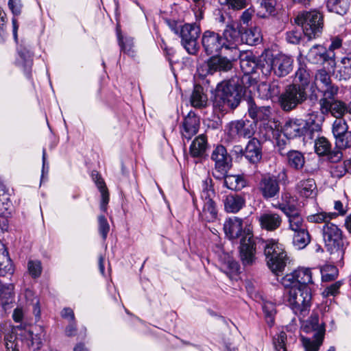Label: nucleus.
<instances>
[{
  "label": "nucleus",
  "instance_id": "obj_58",
  "mask_svg": "<svg viewBox=\"0 0 351 351\" xmlns=\"http://www.w3.org/2000/svg\"><path fill=\"white\" fill-rule=\"evenodd\" d=\"M302 37V33L298 30H293L287 33V40L291 44H298Z\"/></svg>",
  "mask_w": 351,
  "mask_h": 351
},
{
  "label": "nucleus",
  "instance_id": "obj_2",
  "mask_svg": "<svg viewBox=\"0 0 351 351\" xmlns=\"http://www.w3.org/2000/svg\"><path fill=\"white\" fill-rule=\"evenodd\" d=\"M322 234L327 251L343 259L350 243L344 239L341 230L332 223H327L323 227Z\"/></svg>",
  "mask_w": 351,
  "mask_h": 351
},
{
  "label": "nucleus",
  "instance_id": "obj_39",
  "mask_svg": "<svg viewBox=\"0 0 351 351\" xmlns=\"http://www.w3.org/2000/svg\"><path fill=\"white\" fill-rule=\"evenodd\" d=\"M337 77L339 80H348L351 77V58L344 57L341 59Z\"/></svg>",
  "mask_w": 351,
  "mask_h": 351
},
{
  "label": "nucleus",
  "instance_id": "obj_19",
  "mask_svg": "<svg viewBox=\"0 0 351 351\" xmlns=\"http://www.w3.org/2000/svg\"><path fill=\"white\" fill-rule=\"evenodd\" d=\"M258 221L261 229L268 232H274L282 225V218L277 213L266 211L258 217Z\"/></svg>",
  "mask_w": 351,
  "mask_h": 351
},
{
  "label": "nucleus",
  "instance_id": "obj_49",
  "mask_svg": "<svg viewBox=\"0 0 351 351\" xmlns=\"http://www.w3.org/2000/svg\"><path fill=\"white\" fill-rule=\"evenodd\" d=\"M347 132H348V126L346 121L343 119H336L332 124V134L335 138Z\"/></svg>",
  "mask_w": 351,
  "mask_h": 351
},
{
  "label": "nucleus",
  "instance_id": "obj_47",
  "mask_svg": "<svg viewBox=\"0 0 351 351\" xmlns=\"http://www.w3.org/2000/svg\"><path fill=\"white\" fill-rule=\"evenodd\" d=\"M323 281L329 282L334 280L338 276V269L334 265H327L321 269Z\"/></svg>",
  "mask_w": 351,
  "mask_h": 351
},
{
  "label": "nucleus",
  "instance_id": "obj_20",
  "mask_svg": "<svg viewBox=\"0 0 351 351\" xmlns=\"http://www.w3.org/2000/svg\"><path fill=\"white\" fill-rule=\"evenodd\" d=\"M200 125L199 118L195 112L190 111L184 117L180 127V132L182 138L190 140L195 135L199 130Z\"/></svg>",
  "mask_w": 351,
  "mask_h": 351
},
{
  "label": "nucleus",
  "instance_id": "obj_13",
  "mask_svg": "<svg viewBox=\"0 0 351 351\" xmlns=\"http://www.w3.org/2000/svg\"><path fill=\"white\" fill-rule=\"evenodd\" d=\"M281 282L285 287L310 288L308 285L313 284L312 272L309 268L300 267L284 276Z\"/></svg>",
  "mask_w": 351,
  "mask_h": 351
},
{
  "label": "nucleus",
  "instance_id": "obj_53",
  "mask_svg": "<svg viewBox=\"0 0 351 351\" xmlns=\"http://www.w3.org/2000/svg\"><path fill=\"white\" fill-rule=\"evenodd\" d=\"M5 344L7 351H19L16 335L14 333L5 335Z\"/></svg>",
  "mask_w": 351,
  "mask_h": 351
},
{
  "label": "nucleus",
  "instance_id": "obj_61",
  "mask_svg": "<svg viewBox=\"0 0 351 351\" xmlns=\"http://www.w3.org/2000/svg\"><path fill=\"white\" fill-rule=\"evenodd\" d=\"M226 3L234 10H241L245 6V0H226Z\"/></svg>",
  "mask_w": 351,
  "mask_h": 351
},
{
  "label": "nucleus",
  "instance_id": "obj_21",
  "mask_svg": "<svg viewBox=\"0 0 351 351\" xmlns=\"http://www.w3.org/2000/svg\"><path fill=\"white\" fill-rule=\"evenodd\" d=\"M258 190L266 199L274 197L279 193L278 181L274 177L264 176L259 182Z\"/></svg>",
  "mask_w": 351,
  "mask_h": 351
},
{
  "label": "nucleus",
  "instance_id": "obj_56",
  "mask_svg": "<svg viewBox=\"0 0 351 351\" xmlns=\"http://www.w3.org/2000/svg\"><path fill=\"white\" fill-rule=\"evenodd\" d=\"M99 232L103 239H106L110 230V226L106 218L104 215L98 217Z\"/></svg>",
  "mask_w": 351,
  "mask_h": 351
},
{
  "label": "nucleus",
  "instance_id": "obj_4",
  "mask_svg": "<svg viewBox=\"0 0 351 351\" xmlns=\"http://www.w3.org/2000/svg\"><path fill=\"white\" fill-rule=\"evenodd\" d=\"M262 58L259 66L266 75L273 71L275 75L282 77L287 75L293 69V60L285 54L279 53L270 57L266 56Z\"/></svg>",
  "mask_w": 351,
  "mask_h": 351
},
{
  "label": "nucleus",
  "instance_id": "obj_16",
  "mask_svg": "<svg viewBox=\"0 0 351 351\" xmlns=\"http://www.w3.org/2000/svg\"><path fill=\"white\" fill-rule=\"evenodd\" d=\"M306 58L313 64H323L328 63L330 68L335 66V53L328 52L322 45H315L308 51Z\"/></svg>",
  "mask_w": 351,
  "mask_h": 351
},
{
  "label": "nucleus",
  "instance_id": "obj_46",
  "mask_svg": "<svg viewBox=\"0 0 351 351\" xmlns=\"http://www.w3.org/2000/svg\"><path fill=\"white\" fill-rule=\"evenodd\" d=\"M260 32L257 29H247L241 34V43L245 42L250 45H256L258 42Z\"/></svg>",
  "mask_w": 351,
  "mask_h": 351
},
{
  "label": "nucleus",
  "instance_id": "obj_55",
  "mask_svg": "<svg viewBox=\"0 0 351 351\" xmlns=\"http://www.w3.org/2000/svg\"><path fill=\"white\" fill-rule=\"evenodd\" d=\"M287 340V334L281 332L274 338V345L276 351H287L285 341Z\"/></svg>",
  "mask_w": 351,
  "mask_h": 351
},
{
  "label": "nucleus",
  "instance_id": "obj_37",
  "mask_svg": "<svg viewBox=\"0 0 351 351\" xmlns=\"http://www.w3.org/2000/svg\"><path fill=\"white\" fill-rule=\"evenodd\" d=\"M287 162L289 167L298 170L304 167L305 159L300 152L291 150L287 153Z\"/></svg>",
  "mask_w": 351,
  "mask_h": 351
},
{
  "label": "nucleus",
  "instance_id": "obj_38",
  "mask_svg": "<svg viewBox=\"0 0 351 351\" xmlns=\"http://www.w3.org/2000/svg\"><path fill=\"white\" fill-rule=\"evenodd\" d=\"M350 0H328L327 8L330 12L338 14H345L349 9Z\"/></svg>",
  "mask_w": 351,
  "mask_h": 351
},
{
  "label": "nucleus",
  "instance_id": "obj_57",
  "mask_svg": "<svg viewBox=\"0 0 351 351\" xmlns=\"http://www.w3.org/2000/svg\"><path fill=\"white\" fill-rule=\"evenodd\" d=\"M346 173H348V171L345 162L334 166L331 170V173L332 176L339 178L345 176Z\"/></svg>",
  "mask_w": 351,
  "mask_h": 351
},
{
  "label": "nucleus",
  "instance_id": "obj_51",
  "mask_svg": "<svg viewBox=\"0 0 351 351\" xmlns=\"http://www.w3.org/2000/svg\"><path fill=\"white\" fill-rule=\"evenodd\" d=\"M21 335L24 337L28 346H36L37 349H39L41 345V339L36 335L34 336L33 332L30 330H25Z\"/></svg>",
  "mask_w": 351,
  "mask_h": 351
},
{
  "label": "nucleus",
  "instance_id": "obj_50",
  "mask_svg": "<svg viewBox=\"0 0 351 351\" xmlns=\"http://www.w3.org/2000/svg\"><path fill=\"white\" fill-rule=\"evenodd\" d=\"M335 144L339 149H347L351 147V132H347L335 138Z\"/></svg>",
  "mask_w": 351,
  "mask_h": 351
},
{
  "label": "nucleus",
  "instance_id": "obj_45",
  "mask_svg": "<svg viewBox=\"0 0 351 351\" xmlns=\"http://www.w3.org/2000/svg\"><path fill=\"white\" fill-rule=\"evenodd\" d=\"M338 214L336 213L320 212L316 214L311 215L307 217V220L311 223H330L329 221L336 218Z\"/></svg>",
  "mask_w": 351,
  "mask_h": 351
},
{
  "label": "nucleus",
  "instance_id": "obj_27",
  "mask_svg": "<svg viewBox=\"0 0 351 351\" xmlns=\"http://www.w3.org/2000/svg\"><path fill=\"white\" fill-rule=\"evenodd\" d=\"M248 105V112L252 119L256 121H265L269 119L271 114L270 107H258L252 99L249 100Z\"/></svg>",
  "mask_w": 351,
  "mask_h": 351
},
{
  "label": "nucleus",
  "instance_id": "obj_29",
  "mask_svg": "<svg viewBox=\"0 0 351 351\" xmlns=\"http://www.w3.org/2000/svg\"><path fill=\"white\" fill-rule=\"evenodd\" d=\"M191 105L197 108H205L207 106V95L204 93V88L200 85H195L191 95Z\"/></svg>",
  "mask_w": 351,
  "mask_h": 351
},
{
  "label": "nucleus",
  "instance_id": "obj_36",
  "mask_svg": "<svg viewBox=\"0 0 351 351\" xmlns=\"http://www.w3.org/2000/svg\"><path fill=\"white\" fill-rule=\"evenodd\" d=\"M293 232V244L297 249H303L310 243L311 237L307 228Z\"/></svg>",
  "mask_w": 351,
  "mask_h": 351
},
{
  "label": "nucleus",
  "instance_id": "obj_6",
  "mask_svg": "<svg viewBox=\"0 0 351 351\" xmlns=\"http://www.w3.org/2000/svg\"><path fill=\"white\" fill-rule=\"evenodd\" d=\"M295 21L302 26L304 34L310 40L319 36L322 31L323 15L317 10L303 12L298 14Z\"/></svg>",
  "mask_w": 351,
  "mask_h": 351
},
{
  "label": "nucleus",
  "instance_id": "obj_3",
  "mask_svg": "<svg viewBox=\"0 0 351 351\" xmlns=\"http://www.w3.org/2000/svg\"><path fill=\"white\" fill-rule=\"evenodd\" d=\"M265 243L264 254L269 268L275 274L282 271L287 261V253L282 245L273 239L265 241Z\"/></svg>",
  "mask_w": 351,
  "mask_h": 351
},
{
  "label": "nucleus",
  "instance_id": "obj_24",
  "mask_svg": "<svg viewBox=\"0 0 351 351\" xmlns=\"http://www.w3.org/2000/svg\"><path fill=\"white\" fill-rule=\"evenodd\" d=\"M243 155L251 163H257L262 158V147L261 142L255 138L247 143Z\"/></svg>",
  "mask_w": 351,
  "mask_h": 351
},
{
  "label": "nucleus",
  "instance_id": "obj_31",
  "mask_svg": "<svg viewBox=\"0 0 351 351\" xmlns=\"http://www.w3.org/2000/svg\"><path fill=\"white\" fill-rule=\"evenodd\" d=\"M289 223V230L292 232L302 230L307 228L304 219L298 210L285 215Z\"/></svg>",
  "mask_w": 351,
  "mask_h": 351
},
{
  "label": "nucleus",
  "instance_id": "obj_48",
  "mask_svg": "<svg viewBox=\"0 0 351 351\" xmlns=\"http://www.w3.org/2000/svg\"><path fill=\"white\" fill-rule=\"evenodd\" d=\"M19 55L22 61L20 64L25 69H30L32 64V54L31 51L25 47H21L19 49Z\"/></svg>",
  "mask_w": 351,
  "mask_h": 351
},
{
  "label": "nucleus",
  "instance_id": "obj_15",
  "mask_svg": "<svg viewBox=\"0 0 351 351\" xmlns=\"http://www.w3.org/2000/svg\"><path fill=\"white\" fill-rule=\"evenodd\" d=\"M256 245L250 233L244 235L239 247L240 260L244 267L253 265L256 260Z\"/></svg>",
  "mask_w": 351,
  "mask_h": 351
},
{
  "label": "nucleus",
  "instance_id": "obj_28",
  "mask_svg": "<svg viewBox=\"0 0 351 351\" xmlns=\"http://www.w3.org/2000/svg\"><path fill=\"white\" fill-rule=\"evenodd\" d=\"M321 91L323 93V97L319 101L321 108H323L325 112L327 110L328 103L335 100V97L339 93V87L332 83L329 86H326Z\"/></svg>",
  "mask_w": 351,
  "mask_h": 351
},
{
  "label": "nucleus",
  "instance_id": "obj_12",
  "mask_svg": "<svg viewBox=\"0 0 351 351\" xmlns=\"http://www.w3.org/2000/svg\"><path fill=\"white\" fill-rule=\"evenodd\" d=\"M211 160L215 162L213 177L217 180H222L231 167V158L225 147L217 146L212 152Z\"/></svg>",
  "mask_w": 351,
  "mask_h": 351
},
{
  "label": "nucleus",
  "instance_id": "obj_8",
  "mask_svg": "<svg viewBox=\"0 0 351 351\" xmlns=\"http://www.w3.org/2000/svg\"><path fill=\"white\" fill-rule=\"evenodd\" d=\"M311 298L310 288L292 287L289 291L287 302L295 314L305 316L310 310Z\"/></svg>",
  "mask_w": 351,
  "mask_h": 351
},
{
  "label": "nucleus",
  "instance_id": "obj_22",
  "mask_svg": "<svg viewBox=\"0 0 351 351\" xmlns=\"http://www.w3.org/2000/svg\"><path fill=\"white\" fill-rule=\"evenodd\" d=\"M315 152L320 156L328 155L332 162L340 160L343 156L341 152H331V144L325 137H319L315 142Z\"/></svg>",
  "mask_w": 351,
  "mask_h": 351
},
{
  "label": "nucleus",
  "instance_id": "obj_5",
  "mask_svg": "<svg viewBox=\"0 0 351 351\" xmlns=\"http://www.w3.org/2000/svg\"><path fill=\"white\" fill-rule=\"evenodd\" d=\"M240 56L239 50H234V53L229 56L222 55L213 56L204 64L197 68L199 74L204 77L208 74H213L215 72H228L233 66V62Z\"/></svg>",
  "mask_w": 351,
  "mask_h": 351
},
{
  "label": "nucleus",
  "instance_id": "obj_17",
  "mask_svg": "<svg viewBox=\"0 0 351 351\" xmlns=\"http://www.w3.org/2000/svg\"><path fill=\"white\" fill-rule=\"evenodd\" d=\"M222 40L225 49H230L232 53H234V50H238L237 45L241 43V34L235 22L226 25Z\"/></svg>",
  "mask_w": 351,
  "mask_h": 351
},
{
  "label": "nucleus",
  "instance_id": "obj_44",
  "mask_svg": "<svg viewBox=\"0 0 351 351\" xmlns=\"http://www.w3.org/2000/svg\"><path fill=\"white\" fill-rule=\"evenodd\" d=\"M330 83H332L330 77L326 70L319 69L317 71L315 75L314 84L319 90L329 86Z\"/></svg>",
  "mask_w": 351,
  "mask_h": 351
},
{
  "label": "nucleus",
  "instance_id": "obj_64",
  "mask_svg": "<svg viewBox=\"0 0 351 351\" xmlns=\"http://www.w3.org/2000/svg\"><path fill=\"white\" fill-rule=\"evenodd\" d=\"M62 317L65 319H68L70 321L74 320V313L70 308H65L61 313Z\"/></svg>",
  "mask_w": 351,
  "mask_h": 351
},
{
  "label": "nucleus",
  "instance_id": "obj_10",
  "mask_svg": "<svg viewBox=\"0 0 351 351\" xmlns=\"http://www.w3.org/2000/svg\"><path fill=\"white\" fill-rule=\"evenodd\" d=\"M205 184L206 186L204 187L201 193L202 206L199 211V217L203 221L213 222L217 217V208L213 200L215 192L211 186H208L207 180H206Z\"/></svg>",
  "mask_w": 351,
  "mask_h": 351
},
{
  "label": "nucleus",
  "instance_id": "obj_26",
  "mask_svg": "<svg viewBox=\"0 0 351 351\" xmlns=\"http://www.w3.org/2000/svg\"><path fill=\"white\" fill-rule=\"evenodd\" d=\"M296 190L301 197L314 198L317 195V186L313 179L300 180L296 185Z\"/></svg>",
  "mask_w": 351,
  "mask_h": 351
},
{
  "label": "nucleus",
  "instance_id": "obj_35",
  "mask_svg": "<svg viewBox=\"0 0 351 351\" xmlns=\"http://www.w3.org/2000/svg\"><path fill=\"white\" fill-rule=\"evenodd\" d=\"M244 204V199L239 195H230L224 200L225 210L228 213L238 212Z\"/></svg>",
  "mask_w": 351,
  "mask_h": 351
},
{
  "label": "nucleus",
  "instance_id": "obj_43",
  "mask_svg": "<svg viewBox=\"0 0 351 351\" xmlns=\"http://www.w3.org/2000/svg\"><path fill=\"white\" fill-rule=\"evenodd\" d=\"M94 180H95V183L97 184V188L99 189L101 195V209L103 211L106 210V206L109 202V194L108 192V190L106 189L105 182H104L103 179L98 175L96 174L95 178H93Z\"/></svg>",
  "mask_w": 351,
  "mask_h": 351
},
{
  "label": "nucleus",
  "instance_id": "obj_60",
  "mask_svg": "<svg viewBox=\"0 0 351 351\" xmlns=\"http://www.w3.org/2000/svg\"><path fill=\"white\" fill-rule=\"evenodd\" d=\"M341 285L342 282L341 281L335 282L326 289L324 293H326V295H335L339 292Z\"/></svg>",
  "mask_w": 351,
  "mask_h": 351
},
{
  "label": "nucleus",
  "instance_id": "obj_25",
  "mask_svg": "<svg viewBox=\"0 0 351 351\" xmlns=\"http://www.w3.org/2000/svg\"><path fill=\"white\" fill-rule=\"evenodd\" d=\"M273 207L281 210L285 215L298 210L295 198L288 192L282 193L280 201L273 204Z\"/></svg>",
  "mask_w": 351,
  "mask_h": 351
},
{
  "label": "nucleus",
  "instance_id": "obj_41",
  "mask_svg": "<svg viewBox=\"0 0 351 351\" xmlns=\"http://www.w3.org/2000/svg\"><path fill=\"white\" fill-rule=\"evenodd\" d=\"M324 333L318 331L315 335L314 339L302 338L303 345L306 351H318L319 346L322 343Z\"/></svg>",
  "mask_w": 351,
  "mask_h": 351
},
{
  "label": "nucleus",
  "instance_id": "obj_62",
  "mask_svg": "<svg viewBox=\"0 0 351 351\" xmlns=\"http://www.w3.org/2000/svg\"><path fill=\"white\" fill-rule=\"evenodd\" d=\"M225 266L230 270L232 274H236L239 272V265L238 263L234 260L228 259L227 262L225 263Z\"/></svg>",
  "mask_w": 351,
  "mask_h": 351
},
{
  "label": "nucleus",
  "instance_id": "obj_54",
  "mask_svg": "<svg viewBox=\"0 0 351 351\" xmlns=\"http://www.w3.org/2000/svg\"><path fill=\"white\" fill-rule=\"evenodd\" d=\"M263 310L267 319V322L270 325L273 324L274 316L276 313L274 304L271 302H266L263 305Z\"/></svg>",
  "mask_w": 351,
  "mask_h": 351
},
{
  "label": "nucleus",
  "instance_id": "obj_33",
  "mask_svg": "<svg viewBox=\"0 0 351 351\" xmlns=\"http://www.w3.org/2000/svg\"><path fill=\"white\" fill-rule=\"evenodd\" d=\"M207 147V139L204 134L197 136L190 146V154L193 157L202 156Z\"/></svg>",
  "mask_w": 351,
  "mask_h": 351
},
{
  "label": "nucleus",
  "instance_id": "obj_40",
  "mask_svg": "<svg viewBox=\"0 0 351 351\" xmlns=\"http://www.w3.org/2000/svg\"><path fill=\"white\" fill-rule=\"evenodd\" d=\"M276 0H259V5L257 8V15L261 18H265L275 11Z\"/></svg>",
  "mask_w": 351,
  "mask_h": 351
},
{
  "label": "nucleus",
  "instance_id": "obj_63",
  "mask_svg": "<svg viewBox=\"0 0 351 351\" xmlns=\"http://www.w3.org/2000/svg\"><path fill=\"white\" fill-rule=\"evenodd\" d=\"M342 44V40L339 38H335L332 40L331 44L328 47V52H333L335 49H339L341 47Z\"/></svg>",
  "mask_w": 351,
  "mask_h": 351
},
{
  "label": "nucleus",
  "instance_id": "obj_14",
  "mask_svg": "<svg viewBox=\"0 0 351 351\" xmlns=\"http://www.w3.org/2000/svg\"><path fill=\"white\" fill-rule=\"evenodd\" d=\"M256 125L250 121L238 120L229 123L226 126V132L232 139L238 138H250L255 131Z\"/></svg>",
  "mask_w": 351,
  "mask_h": 351
},
{
  "label": "nucleus",
  "instance_id": "obj_18",
  "mask_svg": "<svg viewBox=\"0 0 351 351\" xmlns=\"http://www.w3.org/2000/svg\"><path fill=\"white\" fill-rule=\"evenodd\" d=\"M202 44L205 52L208 54H213L218 52L224 47L222 37L217 33L207 30L203 33Z\"/></svg>",
  "mask_w": 351,
  "mask_h": 351
},
{
  "label": "nucleus",
  "instance_id": "obj_7",
  "mask_svg": "<svg viewBox=\"0 0 351 351\" xmlns=\"http://www.w3.org/2000/svg\"><path fill=\"white\" fill-rule=\"evenodd\" d=\"M307 99V93L304 85L291 84L279 97L278 102L284 111H291Z\"/></svg>",
  "mask_w": 351,
  "mask_h": 351
},
{
  "label": "nucleus",
  "instance_id": "obj_59",
  "mask_svg": "<svg viewBox=\"0 0 351 351\" xmlns=\"http://www.w3.org/2000/svg\"><path fill=\"white\" fill-rule=\"evenodd\" d=\"M8 5L12 13L15 15L21 14L22 4L19 0H9Z\"/></svg>",
  "mask_w": 351,
  "mask_h": 351
},
{
  "label": "nucleus",
  "instance_id": "obj_11",
  "mask_svg": "<svg viewBox=\"0 0 351 351\" xmlns=\"http://www.w3.org/2000/svg\"><path fill=\"white\" fill-rule=\"evenodd\" d=\"M200 32V27L196 23H186L181 27L182 45L189 54L194 55L198 51L197 38Z\"/></svg>",
  "mask_w": 351,
  "mask_h": 351
},
{
  "label": "nucleus",
  "instance_id": "obj_9",
  "mask_svg": "<svg viewBox=\"0 0 351 351\" xmlns=\"http://www.w3.org/2000/svg\"><path fill=\"white\" fill-rule=\"evenodd\" d=\"M321 128L319 124H312L311 126L308 123L301 119H294L287 121L284 127V134L288 138H294L302 136H308L312 138V130H320Z\"/></svg>",
  "mask_w": 351,
  "mask_h": 351
},
{
  "label": "nucleus",
  "instance_id": "obj_23",
  "mask_svg": "<svg viewBox=\"0 0 351 351\" xmlns=\"http://www.w3.org/2000/svg\"><path fill=\"white\" fill-rule=\"evenodd\" d=\"M223 230L226 235L230 239H235L242 235V233L245 235V232L243 231V221L242 219L233 217L228 219L223 224ZM248 232H247V234Z\"/></svg>",
  "mask_w": 351,
  "mask_h": 351
},
{
  "label": "nucleus",
  "instance_id": "obj_32",
  "mask_svg": "<svg viewBox=\"0 0 351 351\" xmlns=\"http://www.w3.org/2000/svg\"><path fill=\"white\" fill-rule=\"evenodd\" d=\"M223 184L230 190L239 191L243 189L246 185L245 179L239 175H225Z\"/></svg>",
  "mask_w": 351,
  "mask_h": 351
},
{
  "label": "nucleus",
  "instance_id": "obj_34",
  "mask_svg": "<svg viewBox=\"0 0 351 351\" xmlns=\"http://www.w3.org/2000/svg\"><path fill=\"white\" fill-rule=\"evenodd\" d=\"M258 91L261 97L270 99L279 94L280 86L278 84L275 82L270 84L261 83L258 85Z\"/></svg>",
  "mask_w": 351,
  "mask_h": 351
},
{
  "label": "nucleus",
  "instance_id": "obj_30",
  "mask_svg": "<svg viewBox=\"0 0 351 351\" xmlns=\"http://www.w3.org/2000/svg\"><path fill=\"white\" fill-rule=\"evenodd\" d=\"M327 110L325 112L323 108H320V111L323 114L329 112L337 119H341L346 112H348L349 106L347 107L346 104L340 100H334L328 103Z\"/></svg>",
  "mask_w": 351,
  "mask_h": 351
},
{
  "label": "nucleus",
  "instance_id": "obj_1",
  "mask_svg": "<svg viewBox=\"0 0 351 351\" xmlns=\"http://www.w3.org/2000/svg\"><path fill=\"white\" fill-rule=\"evenodd\" d=\"M242 92L243 87L239 78H231L219 83L213 102L215 111L224 113L236 108L241 101Z\"/></svg>",
  "mask_w": 351,
  "mask_h": 351
},
{
  "label": "nucleus",
  "instance_id": "obj_42",
  "mask_svg": "<svg viewBox=\"0 0 351 351\" xmlns=\"http://www.w3.org/2000/svg\"><path fill=\"white\" fill-rule=\"evenodd\" d=\"M12 271L13 267L8 252L5 249H3L0 252V276L12 274Z\"/></svg>",
  "mask_w": 351,
  "mask_h": 351
},
{
  "label": "nucleus",
  "instance_id": "obj_52",
  "mask_svg": "<svg viewBox=\"0 0 351 351\" xmlns=\"http://www.w3.org/2000/svg\"><path fill=\"white\" fill-rule=\"evenodd\" d=\"M27 269L34 278L39 277L42 272V266L40 261L38 260H30L27 263Z\"/></svg>",
  "mask_w": 351,
  "mask_h": 351
}]
</instances>
